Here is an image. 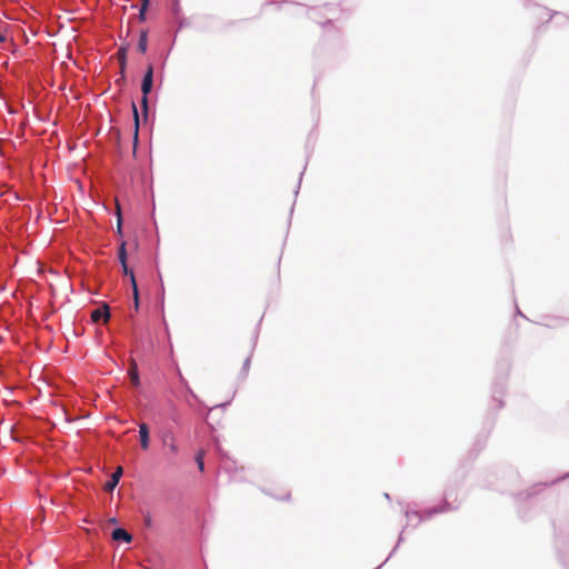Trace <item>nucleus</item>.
Masks as SVG:
<instances>
[{
    "mask_svg": "<svg viewBox=\"0 0 569 569\" xmlns=\"http://www.w3.org/2000/svg\"><path fill=\"white\" fill-rule=\"evenodd\" d=\"M147 43H148L147 31H141L140 38H139V41H138V50L141 53H144L147 51Z\"/></svg>",
    "mask_w": 569,
    "mask_h": 569,
    "instance_id": "nucleus-8",
    "label": "nucleus"
},
{
    "mask_svg": "<svg viewBox=\"0 0 569 569\" xmlns=\"http://www.w3.org/2000/svg\"><path fill=\"white\" fill-rule=\"evenodd\" d=\"M249 362H250V359H249V358H248V359H246V362H244L246 368H248V367H249Z\"/></svg>",
    "mask_w": 569,
    "mask_h": 569,
    "instance_id": "nucleus-16",
    "label": "nucleus"
},
{
    "mask_svg": "<svg viewBox=\"0 0 569 569\" xmlns=\"http://www.w3.org/2000/svg\"><path fill=\"white\" fill-rule=\"evenodd\" d=\"M164 445L169 447L170 451L176 455L178 452V446L173 437L170 438L168 441L167 439L163 440Z\"/></svg>",
    "mask_w": 569,
    "mask_h": 569,
    "instance_id": "nucleus-10",
    "label": "nucleus"
},
{
    "mask_svg": "<svg viewBox=\"0 0 569 569\" xmlns=\"http://www.w3.org/2000/svg\"><path fill=\"white\" fill-rule=\"evenodd\" d=\"M132 110H133V117L136 121V133L138 132V123H139V117H138V110L134 103H132Z\"/></svg>",
    "mask_w": 569,
    "mask_h": 569,
    "instance_id": "nucleus-13",
    "label": "nucleus"
},
{
    "mask_svg": "<svg viewBox=\"0 0 569 569\" xmlns=\"http://www.w3.org/2000/svg\"><path fill=\"white\" fill-rule=\"evenodd\" d=\"M139 437H140V445L143 450H147L149 448L150 438H149V427L147 423H140L139 425Z\"/></svg>",
    "mask_w": 569,
    "mask_h": 569,
    "instance_id": "nucleus-5",
    "label": "nucleus"
},
{
    "mask_svg": "<svg viewBox=\"0 0 569 569\" xmlns=\"http://www.w3.org/2000/svg\"><path fill=\"white\" fill-rule=\"evenodd\" d=\"M122 473H123L122 467H120V466L117 467V469L112 473L110 480L104 485V490L112 491L119 483Z\"/></svg>",
    "mask_w": 569,
    "mask_h": 569,
    "instance_id": "nucleus-4",
    "label": "nucleus"
},
{
    "mask_svg": "<svg viewBox=\"0 0 569 569\" xmlns=\"http://www.w3.org/2000/svg\"><path fill=\"white\" fill-rule=\"evenodd\" d=\"M112 539L117 541L122 540L124 542H131L132 536L124 529L117 528L112 531Z\"/></svg>",
    "mask_w": 569,
    "mask_h": 569,
    "instance_id": "nucleus-6",
    "label": "nucleus"
},
{
    "mask_svg": "<svg viewBox=\"0 0 569 569\" xmlns=\"http://www.w3.org/2000/svg\"><path fill=\"white\" fill-rule=\"evenodd\" d=\"M7 40L6 32L0 31V42H4Z\"/></svg>",
    "mask_w": 569,
    "mask_h": 569,
    "instance_id": "nucleus-15",
    "label": "nucleus"
},
{
    "mask_svg": "<svg viewBox=\"0 0 569 569\" xmlns=\"http://www.w3.org/2000/svg\"><path fill=\"white\" fill-rule=\"evenodd\" d=\"M129 376L134 386H139V375H138V366L134 360H131L130 362V369H129Z\"/></svg>",
    "mask_w": 569,
    "mask_h": 569,
    "instance_id": "nucleus-7",
    "label": "nucleus"
},
{
    "mask_svg": "<svg viewBox=\"0 0 569 569\" xmlns=\"http://www.w3.org/2000/svg\"><path fill=\"white\" fill-rule=\"evenodd\" d=\"M118 257L121 264H124V262H127V250L124 241H122L120 244Z\"/></svg>",
    "mask_w": 569,
    "mask_h": 569,
    "instance_id": "nucleus-9",
    "label": "nucleus"
},
{
    "mask_svg": "<svg viewBox=\"0 0 569 569\" xmlns=\"http://www.w3.org/2000/svg\"><path fill=\"white\" fill-rule=\"evenodd\" d=\"M148 3H149V0H143V2H142L140 13H139L141 21H143L146 19L144 14H146V10L148 8Z\"/></svg>",
    "mask_w": 569,
    "mask_h": 569,
    "instance_id": "nucleus-12",
    "label": "nucleus"
},
{
    "mask_svg": "<svg viewBox=\"0 0 569 569\" xmlns=\"http://www.w3.org/2000/svg\"><path fill=\"white\" fill-rule=\"evenodd\" d=\"M100 319H103L104 322H108L110 319V310L107 303L91 312V320L93 322H98Z\"/></svg>",
    "mask_w": 569,
    "mask_h": 569,
    "instance_id": "nucleus-3",
    "label": "nucleus"
},
{
    "mask_svg": "<svg viewBox=\"0 0 569 569\" xmlns=\"http://www.w3.org/2000/svg\"><path fill=\"white\" fill-rule=\"evenodd\" d=\"M203 456H204V452L202 450H200L196 456V462H197L200 471H203V469H204Z\"/></svg>",
    "mask_w": 569,
    "mask_h": 569,
    "instance_id": "nucleus-11",
    "label": "nucleus"
},
{
    "mask_svg": "<svg viewBox=\"0 0 569 569\" xmlns=\"http://www.w3.org/2000/svg\"><path fill=\"white\" fill-rule=\"evenodd\" d=\"M121 266L123 269V273L130 277V281H131L132 290H133L134 308H136V310H138V308H139V291H138V286H137L134 274H133L132 270H130L128 268L127 262H124V264H121Z\"/></svg>",
    "mask_w": 569,
    "mask_h": 569,
    "instance_id": "nucleus-2",
    "label": "nucleus"
},
{
    "mask_svg": "<svg viewBox=\"0 0 569 569\" xmlns=\"http://www.w3.org/2000/svg\"><path fill=\"white\" fill-rule=\"evenodd\" d=\"M117 214H118V226H117V230L119 233H121V213H120V207L119 204L117 206Z\"/></svg>",
    "mask_w": 569,
    "mask_h": 569,
    "instance_id": "nucleus-14",
    "label": "nucleus"
},
{
    "mask_svg": "<svg viewBox=\"0 0 569 569\" xmlns=\"http://www.w3.org/2000/svg\"><path fill=\"white\" fill-rule=\"evenodd\" d=\"M152 83H153V68L151 64H149L146 73H144V77L142 79V83H141V91L143 94L141 104H142L144 112H147V109H148V94L150 93V91L152 89Z\"/></svg>",
    "mask_w": 569,
    "mask_h": 569,
    "instance_id": "nucleus-1",
    "label": "nucleus"
}]
</instances>
